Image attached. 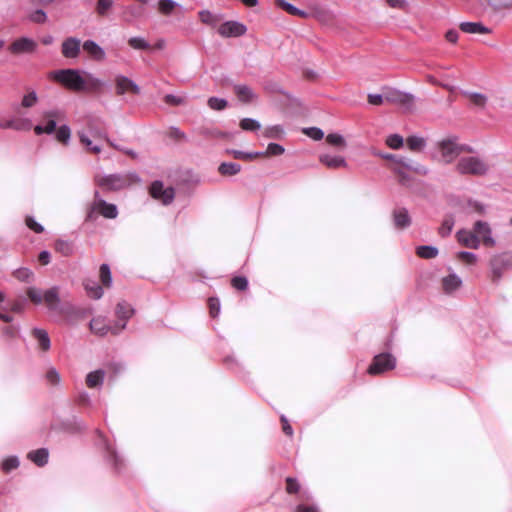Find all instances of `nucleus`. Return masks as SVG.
<instances>
[{
    "mask_svg": "<svg viewBox=\"0 0 512 512\" xmlns=\"http://www.w3.org/2000/svg\"><path fill=\"white\" fill-rule=\"evenodd\" d=\"M209 309L212 317H217L220 312V302L217 298L209 299Z\"/></svg>",
    "mask_w": 512,
    "mask_h": 512,
    "instance_id": "obj_61",
    "label": "nucleus"
},
{
    "mask_svg": "<svg viewBox=\"0 0 512 512\" xmlns=\"http://www.w3.org/2000/svg\"><path fill=\"white\" fill-rule=\"evenodd\" d=\"M38 102V96L35 91H30L25 94L21 101V107L23 108H32Z\"/></svg>",
    "mask_w": 512,
    "mask_h": 512,
    "instance_id": "obj_40",
    "label": "nucleus"
},
{
    "mask_svg": "<svg viewBox=\"0 0 512 512\" xmlns=\"http://www.w3.org/2000/svg\"><path fill=\"white\" fill-rule=\"evenodd\" d=\"M396 367V358L390 353L376 355L368 368L370 375H378L393 370Z\"/></svg>",
    "mask_w": 512,
    "mask_h": 512,
    "instance_id": "obj_5",
    "label": "nucleus"
},
{
    "mask_svg": "<svg viewBox=\"0 0 512 512\" xmlns=\"http://www.w3.org/2000/svg\"><path fill=\"white\" fill-rule=\"evenodd\" d=\"M441 285L445 293L451 294L462 286V279L456 273L452 272L442 278Z\"/></svg>",
    "mask_w": 512,
    "mask_h": 512,
    "instance_id": "obj_15",
    "label": "nucleus"
},
{
    "mask_svg": "<svg viewBox=\"0 0 512 512\" xmlns=\"http://www.w3.org/2000/svg\"><path fill=\"white\" fill-rule=\"evenodd\" d=\"M240 127L246 131H256L260 129V123L252 118H244L240 121Z\"/></svg>",
    "mask_w": 512,
    "mask_h": 512,
    "instance_id": "obj_44",
    "label": "nucleus"
},
{
    "mask_svg": "<svg viewBox=\"0 0 512 512\" xmlns=\"http://www.w3.org/2000/svg\"><path fill=\"white\" fill-rule=\"evenodd\" d=\"M234 91L238 99L245 103L252 102L257 98L252 89L246 85H236Z\"/></svg>",
    "mask_w": 512,
    "mask_h": 512,
    "instance_id": "obj_22",
    "label": "nucleus"
},
{
    "mask_svg": "<svg viewBox=\"0 0 512 512\" xmlns=\"http://www.w3.org/2000/svg\"><path fill=\"white\" fill-rule=\"evenodd\" d=\"M456 238L459 244L466 248L478 249L480 246V240L474 230L460 229L456 233Z\"/></svg>",
    "mask_w": 512,
    "mask_h": 512,
    "instance_id": "obj_14",
    "label": "nucleus"
},
{
    "mask_svg": "<svg viewBox=\"0 0 512 512\" xmlns=\"http://www.w3.org/2000/svg\"><path fill=\"white\" fill-rule=\"evenodd\" d=\"M460 29L469 34H488L491 30L479 22H462Z\"/></svg>",
    "mask_w": 512,
    "mask_h": 512,
    "instance_id": "obj_20",
    "label": "nucleus"
},
{
    "mask_svg": "<svg viewBox=\"0 0 512 512\" xmlns=\"http://www.w3.org/2000/svg\"><path fill=\"white\" fill-rule=\"evenodd\" d=\"M83 49L96 60L101 61L105 58L104 50L92 40L85 41L83 44Z\"/></svg>",
    "mask_w": 512,
    "mask_h": 512,
    "instance_id": "obj_21",
    "label": "nucleus"
},
{
    "mask_svg": "<svg viewBox=\"0 0 512 512\" xmlns=\"http://www.w3.org/2000/svg\"><path fill=\"white\" fill-rule=\"evenodd\" d=\"M454 224H455V221H454L453 217H451V216L446 217L443 220V222L439 228V234L442 237L448 236L451 233V231L454 227Z\"/></svg>",
    "mask_w": 512,
    "mask_h": 512,
    "instance_id": "obj_41",
    "label": "nucleus"
},
{
    "mask_svg": "<svg viewBox=\"0 0 512 512\" xmlns=\"http://www.w3.org/2000/svg\"><path fill=\"white\" fill-rule=\"evenodd\" d=\"M139 15H140V11L137 8H135L134 6H128L124 10V16H125L126 20H128V21L134 17L139 16Z\"/></svg>",
    "mask_w": 512,
    "mask_h": 512,
    "instance_id": "obj_64",
    "label": "nucleus"
},
{
    "mask_svg": "<svg viewBox=\"0 0 512 512\" xmlns=\"http://www.w3.org/2000/svg\"><path fill=\"white\" fill-rule=\"evenodd\" d=\"M232 286L238 290H245L248 286V281L245 277H234L232 279Z\"/></svg>",
    "mask_w": 512,
    "mask_h": 512,
    "instance_id": "obj_62",
    "label": "nucleus"
},
{
    "mask_svg": "<svg viewBox=\"0 0 512 512\" xmlns=\"http://www.w3.org/2000/svg\"><path fill=\"white\" fill-rule=\"evenodd\" d=\"M438 158L444 163L453 162L461 153L470 152L471 148L460 144L456 136H448L436 144Z\"/></svg>",
    "mask_w": 512,
    "mask_h": 512,
    "instance_id": "obj_3",
    "label": "nucleus"
},
{
    "mask_svg": "<svg viewBox=\"0 0 512 512\" xmlns=\"http://www.w3.org/2000/svg\"><path fill=\"white\" fill-rule=\"evenodd\" d=\"M468 208H469L470 211L476 212L478 214H484L485 211H486L485 206L482 203H480V202H478L476 200H469L468 201Z\"/></svg>",
    "mask_w": 512,
    "mask_h": 512,
    "instance_id": "obj_59",
    "label": "nucleus"
},
{
    "mask_svg": "<svg viewBox=\"0 0 512 512\" xmlns=\"http://www.w3.org/2000/svg\"><path fill=\"white\" fill-rule=\"evenodd\" d=\"M510 266V259L504 254L494 255L490 260L492 280L501 278L503 271Z\"/></svg>",
    "mask_w": 512,
    "mask_h": 512,
    "instance_id": "obj_11",
    "label": "nucleus"
},
{
    "mask_svg": "<svg viewBox=\"0 0 512 512\" xmlns=\"http://www.w3.org/2000/svg\"><path fill=\"white\" fill-rule=\"evenodd\" d=\"M199 17L203 23L211 26L216 25L220 21V18L217 15H214L208 10L199 12Z\"/></svg>",
    "mask_w": 512,
    "mask_h": 512,
    "instance_id": "obj_38",
    "label": "nucleus"
},
{
    "mask_svg": "<svg viewBox=\"0 0 512 512\" xmlns=\"http://www.w3.org/2000/svg\"><path fill=\"white\" fill-rule=\"evenodd\" d=\"M464 95L469 99V101L477 106V107H484L487 103V97L484 94L481 93H475V92H464Z\"/></svg>",
    "mask_w": 512,
    "mask_h": 512,
    "instance_id": "obj_35",
    "label": "nucleus"
},
{
    "mask_svg": "<svg viewBox=\"0 0 512 512\" xmlns=\"http://www.w3.org/2000/svg\"><path fill=\"white\" fill-rule=\"evenodd\" d=\"M134 315L133 307L127 302H119L115 308L114 335H119L127 327V323Z\"/></svg>",
    "mask_w": 512,
    "mask_h": 512,
    "instance_id": "obj_6",
    "label": "nucleus"
},
{
    "mask_svg": "<svg viewBox=\"0 0 512 512\" xmlns=\"http://www.w3.org/2000/svg\"><path fill=\"white\" fill-rule=\"evenodd\" d=\"M175 197V190L172 187L162 189V205L170 204Z\"/></svg>",
    "mask_w": 512,
    "mask_h": 512,
    "instance_id": "obj_54",
    "label": "nucleus"
},
{
    "mask_svg": "<svg viewBox=\"0 0 512 512\" xmlns=\"http://www.w3.org/2000/svg\"><path fill=\"white\" fill-rule=\"evenodd\" d=\"M282 135L283 128L280 125H275L265 130V136L268 138H280Z\"/></svg>",
    "mask_w": 512,
    "mask_h": 512,
    "instance_id": "obj_52",
    "label": "nucleus"
},
{
    "mask_svg": "<svg viewBox=\"0 0 512 512\" xmlns=\"http://www.w3.org/2000/svg\"><path fill=\"white\" fill-rule=\"evenodd\" d=\"M398 164H401L405 168H407L411 171H414L418 174H421V175H426L428 172V169L425 166L420 165L418 163H414L413 161H411L409 159L398 160Z\"/></svg>",
    "mask_w": 512,
    "mask_h": 512,
    "instance_id": "obj_32",
    "label": "nucleus"
},
{
    "mask_svg": "<svg viewBox=\"0 0 512 512\" xmlns=\"http://www.w3.org/2000/svg\"><path fill=\"white\" fill-rule=\"evenodd\" d=\"M28 458L38 466H43L48 461V451L44 448L32 451L28 454Z\"/></svg>",
    "mask_w": 512,
    "mask_h": 512,
    "instance_id": "obj_28",
    "label": "nucleus"
},
{
    "mask_svg": "<svg viewBox=\"0 0 512 512\" xmlns=\"http://www.w3.org/2000/svg\"><path fill=\"white\" fill-rule=\"evenodd\" d=\"M19 465V461L16 457H10V458H7L6 460L3 461L2 463V469L5 471V472H9L11 471L12 469H15L17 468Z\"/></svg>",
    "mask_w": 512,
    "mask_h": 512,
    "instance_id": "obj_56",
    "label": "nucleus"
},
{
    "mask_svg": "<svg viewBox=\"0 0 512 512\" xmlns=\"http://www.w3.org/2000/svg\"><path fill=\"white\" fill-rule=\"evenodd\" d=\"M27 295L29 296L31 301H33L35 304H40L43 300L40 290L33 288V287H31L27 290Z\"/></svg>",
    "mask_w": 512,
    "mask_h": 512,
    "instance_id": "obj_58",
    "label": "nucleus"
},
{
    "mask_svg": "<svg viewBox=\"0 0 512 512\" xmlns=\"http://www.w3.org/2000/svg\"><path fill=\"white\" fill-rule=\"evenodd\" d=\"M406 143H407L408 148L414 152H420L426 146L425 139L422 137H418V136H411V137L407 138Z\"/></svg>",
    "mask_w": 512,
    "mask_h": 512,
    "instance_id": "obj_31",
    "label": "nucleus"
},
{
    "mask_svg": "<svg viewBox=\"0 0 512 512\" xmlns=\"http://www.w3.org/2000/svg\"><path fill=\"white\" fill-rule=\"evenodd\" d=\"M71 137V130L67 125L60 126L56 131V139L63 144H68Z\"/></svg>",
    "mask_w": 512,
    "mask_h": 512,
    "instance_id": "obj_39",
    "label": "nucleus"
},
{
    "mask_svg": "<svg viewBox=\"0 0 512 512\" xmlns=\"http://www.w3.org/2000/svg\"><path fill=\"white\" fill-rule=\"evenodd\" d=\"M80 52V40L74 37L67 38L62 43V54L66 58H76Z\"/></svg>",
    "mask_w": 512,
    "mask_h": 512,
    "instance_id": "obj_18",
    "label": "nucleus"
},
{
    "mask_svg": "<svg viewBox=\"0 0 512 512\" xmlns=\"http://www.w3.org/2000/svg\"><path fill=\"white\" fill-rule=\"evenodd\" d=\"M277 4L291 15L303 18L307 16V13L305 11L298 9L297 7L286 2L285 0H277Z\"/></svg>",
    "mask_w": 512,
    "mask_h": 512,
    "instance_id": "obj_36",
    "label": "nucleus"
},
{
    "mask_svg": "<svg viewBox=\"0 0 512 512\" xmlns=\"http://www.w3.org/2000/svg\"><path fill=\"white\" fill-rule=\"evenodd\" d=\"M14 276L22 282H29L33 278V272L28 268H20L14 272Z\"/></svg>",
    "mask_w": 512,
    "mask_h": 512,
    "instance_id": "obj_47",
    "label": "nucleus"
},
{
    "mask_svg": "<svg viewBox=\"0 0 512 512\" xmlns=\"http://www.w3.org/2000/svg\"><path fill=\"white\" fill-rule=\"evenodd\" d=\"M403 137L399 134H392L387 137L386 144L392 149H399L403 146Z\"/></svg>",
    "mask_w": 512,
    "mask_h": 512,
    "instance_id": "obj_46",
    "label": "nucleus"
},
{
    "mask_svg": "<svg viewBox=\"0 0 512 512\" xmlns=\"http://www.w3.org/2000/svg\"><path fill=\"white\" fill-rule=\"evenodd\" d=\"M53 78L67 89L76 92L100 93L104 82L93 74L76 69H63L52 73Z\"/></svg>",
    "mask_w": 512,
    "mask_h": 512,
    "instance_id": "obj_1",
    "label": "nucleus"
},
{
    "mask_svg": "<svg viewBox=\"0 0 512 512\" xmlns=\"http://www.w3.org/2000/svg\"><path fill=\"white\" fill-rule=\"evenodd\" d=\"M185 96L168 94L165 96V102L170 105L178 106L185 103Z\"/></svg>",
    "mask_w": 512,
    "mask_h": 512,
    "instance_id": "obj_51",
    "label": "nucleus"
},
{
    "mask_svg": "<svg viewBox=\"0 0 512 512\" xmlns=\"http://www.w3.org/2000/svg\"><path fill=\"white\" fill-rule=\"evenodd\" d=\"M85 290L90 298L100 299L103 295V289L95 281L87 280L84 282Z\"/></svg>",
    "mask_w": 512,
    "mask_h": 512,
    "instance_id": "obj_27",
    "label": "nucleus"
},
{
    "mask_svg": "<svg viewBox=\"0 0 512 512\" xmlns=\"http://www.w3.org/2000/svg\"><path fill=\"white\" fill-rule=\"evenodd\" d=\"M419 257L424 259H432L438 255V249L434 246H419L416 250Z\"/></svg>",
    "mask_w": 512,
    "mask_h": 512,
    "instance_id": "obj_33",
    "label": "nucleus"
},
{
    "mask_svg": "<svg viewBox=\"0 0 512 512\" xmlns=\"http://www.w3.org/2000/svg\"><path fill=\"white\" fill-rule=\"evenodd\" d=\"M77 135L79 137L81 144L86 147V150L88 152L99 154L102 151V148L99 145L93 144L92 140L89 138L86 132L78 131Z\"/></svg>",
    "mask_w": 512,
    "mask_h": 512,
    "instance_id": "obj_26",
    "label": "nucleus"
},
{
    "mask_svg": "<svg viewBox=\"0 0 512 512\" xmlns=\"http://www.w3.org/2000/svg\"><path fill=\"white\" fill-rule=\"evenodd\" d=\"M326 142L329 145L336 147L340 150L344 149L347 146V142H346L345 138L341 134H338V133L328 134L326 136Z\"/></svg>",
    "mask_w": 512,
    "mask_h": 512,
    "instance_id": "obj_30",
    "label": "nucleus"
},
{
    "mask_svg": "<svg viewBox=\"0 0 512 512\" xmlns=\"http://www.w3.org/2000/svg\"><path fill=\"white\" fill-rule=\"evenodd\" d=\"M43 299L49 308H51V309L56 308L60 302L59 295H58V288L53 287V288L47 290L43 296Z\"/></svg>",
    "mask_w": 512,
    "mask_h": 512,
    "instance_id": "obj_29",
    "label": "nucleus"
},
{
    "mask_svg": "<svg viewBox=\"0 0 512 512\" xmlns=\"http://www.w3.org/2000/svg\"><path fill=\"white\" fill-rule=\"evenodd\" d=\"M1 128H11L15 130H25L28 131L32 127V123L29 119L26 118H18L14 120H10L5 123V125H0Z\"/></svg>",
    "mask_w": 512,
    "mask_h": 512,
    "instance_id": "obj_24",
    "label": "nucleus"
},
{
    "mask_svg": "<svg viewBox=\"0 0 512 512\" xmlns=\"http://www.w3.org/2000/svg\"><path fill=\"white\" fill-rule=\"evenodd\" d=\"M37 42L28 37H20L14 40L8 47V51L13 55L32 54L37 49Z\"/></svg>",
    "mask_w": 512,
    "mask_h": 512,
    "instance_id": "obj_8",
    "label": "nucleus"
},
{
    "mask_svg": "<svg viewBox=\"0 0 512 512\" xmlns=\"http://www.w3.org/2000/svg\"><path fill=\"white\" fill-rule=\"evenodd\" d=\"M105 372L103 370H95L86 376V385L89 388H96L103 384Z\"/></svg>",
    "mask_w": 512,
    "mask_h": 512,
    "instance_id": "obj_25",
    "label": "nucleus"
},
{
    "mask_svg": "<svg viewBox=\"0 0 512 512\" xmlns=\"http://www.w3.org/2000/svg\"><path fill=\"white\" fill-rule=\"evenodd\" d=\"M393 222L396 228L405 229L410 226L411 218L404 208H398L393 212Z\"/></svg>",
    "mask_w": 512,
    "mask_h": 512,
    "instance_id": "obj_19",
    "label": "nucleus"
},
{
    "mask_svg": "<svg viewBox=\"0 0 512 512\" xmlns=\"http://www.w3.org/2000/svg\"><path fill=\"white\" fill-rule=\"evenodd\" d=\"M368 102L372 105H381L384 102H386V93L385 91L383 94H369L368 95Z\"/></svg>",
    "mask_w": 512,
    "mask_h": 512,
    "instance_id": "obj_60",
    "label": "nucleus"
},
{
    "mask_svg": "<svg viewBox=\"0 0 512 512\" xmlns=\"http://www.w3.org/2000/svg\"><path fill=\"white\" fill-rule=\"evenodd\" d=\"M303 132L313 140H321L324 137V132L317 127L305 128Z\"/></svg>",
    "mask_w": 512,
    "mask_h": 512,
    "instance_id": "obj_49",
    "label": "nucleus"
},
{
    "mask_svg": "<svg viewBox=\"0 0 512 512\" xmlns=\"http://www.w3.org/2000/svg\"><path fill=\"white\" fill-rule=\"evenodd\" d=\"M26 225L36 233H41L44 230L43 227L38 224L32 217L26 218Z\"/></svg>",
    "mask_w": 512,
    "mask_h": 512,
    "instance_id": "obj_63",
    "label": "nucleus"
},
{
    "mask_svg": "<svg viewBox=\"0 0 512 512\" xmlns=\"http://www.w3.org/2000/svg\"><path fill=\"white\" fill-rule=\"evenodd\" d=\"M319 161L327 166L328 168L337 169V168H346L348 166L346 160L342 156L331 155L328 153H323L319 156Z\"/></svg>",
    "mask_w": 512,
    "mask_h": 512,
    "instance_id": "obj_16",
    "label": "nucleus"
},
{
    "mask_svg": "<svg viewBox=\"0 0 512 512\" xmlns=\"http://www.w3.org/2000/svg\"><path fill=\"white\" fill-rule=\"evenodd\" d=\"M241 170V166L237 163H222L220 164L219 168H218V171L222 174V175H229V176H232V175H236L240 172Z\"/></svg>",
    "mask_w": 512,
    "mask_h": 512,
    "instance_id": "obj_34",
    "label": "nucleus"
},
{
    "mask_svg": "<svg viewBox=\"0 0 512 512\" xmlns=\"http://www.w3.org/2000/svg\"><path fill=\"white\" fill-rule=\"evenodd\" d=\"M99 274L102 284L105 287H110L112 284V276L110 268L107 264H102L100 266Z\"/></svg>",
    "mask_w": 512,
    "mask_h": 512,
    "instance_id": "obj_37",
    "label": "nucleus"
},
{
    "mask_svg": "<svg viewBox=\"0 0 512 512\" xmlns=\"http://www.w3.org/2000/svg\"><path fill=\"white\" fill-rule=\"evenodd\" d=\"M89 327L90 331L99 337H105L108 334L114 335V322L111 324L108 318L101 315L93 317Z\"/></svg>",
    "mask_w": 512,
    "mask_h": 512,
    "instance_id": "obj_9",
    "label": "nucleus"
},
{
    "mask_svg": "<svg viewBox=\"0 0 512 512\" xmlns=\"http://www.w3.org/2000/svg\"><path fill=\"white\" fill-rule=\"evenodd\" d=\"M29 19L34 23H44L47 20V16L42 9H37L29 15Z\"/></svg>",
    "mask_w": 512,
    "mask_h": 512,
    "instance_id": "obj_53",
    "label": "nucleus"
},
{
    "mask_svg": "<svg viewBox=\"0 0 512 512\" xmlns=\"http://www.w3.org/2000/svg\"><path fill=\"white\" fill-rule=\"evenodd\" d=\"M114 4L113 0H97L96 12L100 16H105Z\"/></svg>",
    "mask_w": 512,
    "mask_h": 512,
    "instance_id": "obj_45",
    "label": "nucleus"
},
{
    "mask_svg": "<svg viewBox=\"0 0 512 512\" xmlns=\"http://www.w3.org/2000/svg\"><path fill=\"white\" fill-rule=\"evenodd\" d=\"M473 230L484 246L494 247L496 245V240L492 236V229L487 222L476 221Z\"/></svg>",
    "mask_w": 512,
    "mask_h": 512,
    "instance_id": "obj_10",
    "label": "nucleus"
},
{
    "mask_svg": "<svg viewBox=\"0 0 512 512\" xmlns=\"http://www.w3.org/2000/svg\"><path fill=\"white\" fill-rule=\"evenodd\" d=\"M246 31V26L237 21H227L218 28V33L224 37H239L244 35Z\"/></svg>",
    "mask_w": 512,
    "mask_h": 512,
    "instance_id": "obj_12",
    "label": "nucleus"
},
{
    "mask_svg": "<svg viewBox=\"0 0 512 512\" xmlns=\"http://www.w3.org/2000/svg\"><path fill=\"white\" fill-rule=\"evenodd\" d=\"M386 102L396 104L405 110H411L414 105V97L411 94L399 91L397 89H386Z\"/></svg>",
    "mask_w": 512,
    "mask_h": 512,
    "instance_id": "obj_7",
    "label": "nucleus"
},
{
    "mask_svg": "<svg viewBox=\"0 0 512 512\" xmlns=\"http://www.w3.org/2000/svg\"><path fill=\"white\" fill-rule=\"evenodd\" d=\"M207 104L209 108L216 111L224 110L228 105L225 99L218 97H210L207 101Z\"/></svg>",
    "mask_w": 512,
    "mask_h": 512,
    "instance_id": "obj_42",
    "label": "nucleus"
},
{
    "mask_svg": "<svg viewBox=\"0 0 512 512\" xmlns=\"http://www.w3.org/2000/svg\"><path fill=\"white\" fill-rule=\"evenodd\" d=\"M167 135L176 140V141H181V140H184L186 138V135L184 132H182L179 128L177 127H171L168 131H167Z\"/></svg>",
    "mask_w": 512,
    "mask_h": 512,
    "instance_id": "obj_57",
    "label": "nucleus"
},
{
    "mask_svg": "<svg viewBox=\"0 0 512 512\" xmlns=\"http://www.w3.org/2000/svg\"><path fill=\"white\" fill-rule=\"evenodd\" d=\"M456 170L460 174H470L474 176H484L489 172V165L480 157L466 156L462 157L457 165Z\"/></svg>",
    "mask_w": 512,
    "mask_h": 512,
    "instance_id": "obj_4",
    "label": "nucleus"
},
{
    "mask_svg": "<svg viewBox=\"0 0 512 512\" xmlns=\"http://www.w3.org/2000/svg\"><path fill=\"white\" fill-rule=\"evenodd\" d=\"M285 149L283 146L277 144V143H270L267 146L266 152L263 153L265 156H277L282 155L284 153Z\"/></svg>",
    "mask_w": 512,
    "mask_h": 512,
    "instance_id": "obj_48",
    "label": "nucleus"
},
{
    "mask_svg": "<svg viewBox=\"0 0 512 512\" xmlns=\"http://www.w3.org/2000/svg\"><path fill=\"white\" fill-rule=\"evenodd\" d=\"M55 249H56L58 252H60V253H62L63 255H65V256H68V255H70V254L72 253V247H71V245H70L68 242L64 241V240H58V241H56V243H55Z\"/></svg>",
    "mask_w": 512,
    "mask_h": 512,
    "instance_id": "obj_50",
    "label": "nucleus"
},
{
    "mask_svg": "<svg viewBox=\"0 0 512 512\" xmlns=\"http://www.w3.org/2000/svg\"><path fill=\"white\" fill-rule=\"evenodd\" d=\"M129 45L134 49H147L149 48V44L140 37H133L129 39Z\"/></svg>",
    "mask_w": 512,
    "mask_h": 512,
    "instance_id": "obj_55",
    "label": "nucleus"
},
{
    "mask_svg": "<svg viewBox=\"0 0 512 512\" xmlns=\"http://www.w3.org/2000/svg\"><path fill=\"white\" fill-rule=\"evenodd\" d=\"M32 334L38 342V347L42 351L46 352L50 349V346H51L50 338L48 336V333L45 330L35 328V329H33Z\"/></svg>",
    "mask_w": 512,
    "mask_h": 512,
    "instance_id": "obj_23",
    "label": "nucleus"
},
{
    "mask_svg": "<svg viewBox=\"0 0 512 512\" xmlns=\"http://www.w3.org/2000/svg\"><path fill=\"white\" fill-rule=\"evenodd\" d=\"M115 84H116V92L119 95H122L128 91H131L135 94L139 93V87L129 78L125 76H117L115 78Z\"/></svg>",
    "mask_w": 512,
    "mask_h": 512,
    "instance_id": "obj_17",
    "label": "nucleus"
},
{
    "mask_svg": "<svg viewBox=\"0 0 512 512\" xmlns=\"http://www.w3.org/2000/svg\"><path fill=\"white\" fill-rule=\"evenodd\" d=\"M140 182L136 174H110V175H96L95 183L104 190L118 191L128 188Z\"/></svg>",
    "mask_w": 512,
    "mask_h": 512,
    "instance_id": "obj_2",
    "label": "nucleus"
},
{
    "mask_svg": "<svg viewBox=\"0 0 512 512\" xmlns=\"http://www.w3.org/2000/svg\"><path fill=\"white\" fill-rule=\"evenodd\" d=\"M456 257L458 260L463 261L464 263L469 265H474L478 260L476 254L468 251H460L456 254Z\"/></svg>",
    "mask_w": 512,
    "mask_h": 512,
    "instance_id": "obj_43",
    "label": "nucleus"
},
{
    "mask_svg": "<svg viewBox=\"0 0 512 512\" xmlns=\"http://www.w3.org/2000/svg\"><path fill=\"white\" fill-rule=\"evenodd\" d=\"M99 193L95 192V200L92 204V209L98 211L105 218L114 219L117 217L118 211L114 204L105 202L98 198Z\"/></svg>",
    "mask_w": 512,
    "mask_h": 512,
    "instance_id": "obj_13",
    "label": "nucleus"
}]
</instances>
